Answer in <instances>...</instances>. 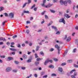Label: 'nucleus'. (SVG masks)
<instances>
[{
  "label": "nucleus",
  "instance_id": "f257e3e1",
  "mask_svg": "<svg viewBox=\"0 0 78 78\" xmlns=\"http://www.w3.org/2000/svg\"><path fill=\"white\" fill-rule=\"evenodd\" d=\"M43 3L41 5L42 6L46 7V8H50V7H51V6L53 5V4H49L48 5H45V3H46V0H43Z\"/></svg>",
  "mask_w": 78,
  "mask_h": 78
},
{
  "label": "nucleus",
  "instance_id": "f03ea898",
  "mask_svg": "<svg viewBox=\"0 0 78 78\" xmlns=\"http://www.w3.org/2000/svg\"><path fill=\"white\" fill-rule=\"evenodd\" d=\"M49 62H51V63L53 61L51 60H49L48 58H47L44 62V65L45 66H46V65H47V64H48Z\"/></svg>",
  "mask_w": 78,
  "mask_h": 78
},
{
  "label": "nucleus",
  "instance_id": "7ed1b4c3",
  "mask_svg": "<svg viewBox=\"0 0 78 78\" xmlns=\"http://www.w3.org/2000/svg\"><path fill=\"white\" fill-rule=\"evenodd\" d=\"M60 4L62 5H64L65 6H67V2L66 1H65L64 2V1L62 0H60Z\"/></svg>",
  "mask_w": 78,
  "mask_h": 78
},
{
  "label": "nucleus",
  "instance_id": "20e7f679",
  "mask_svg": "<svg viewBox=\"0 0 78 78\" xmlns=\"http://www.w3.org/2000/svg\"><path fill=\"white\" fill-rule=\"evenodd\" d=\"M59 23H63L64 24H66V22L65 21V20H64V19L63 18H61L60 20H59Z\"/></svg>",
  "mask_w": 78,
  "mask_h": 78
},
{
  "label": "nucleus",
  "instance_id": "39448f33",
  "mask_svg": "<svg viewBox=\"0 0 78 78\" xmlns=\"http://www.w3.org/2000/svg\"><path fill=\"white\" fill-rule=\"evenodd\" d=\"M55 48H57V50H58V54H59V51H60V50H59V46H58V45L56 44L55 46Z\"/></svg>",
  "mask_w": 78,
  "mask_h": 78
},
{
  "label": "nucleus",
  "instance_id": "423d86ee",
  "mask_svg": "<svg viewBox=\"0 0 78 78\" xmlns=\"http://www.w3.org/2000/svg\"><path fill=\"white\" fill-rule=\"evenodd\" d=\"M11 70H12V68H11L10 67H9L6 68L5 71L6 72H8L11 71Z\"/></svg>",
  "mask_w": 78,
  "mask_h": 78
},
{
  "label": "nucleus",
  "instance_id": "0eeeda50",
  "mask_svg": "<svg viewBox=\"0 0 78 78\" xmlns=\"http://www.w3.org/2000/svg\"><path fill=\"white\" fill-rule=\"evenodd\" d=\"M51 27L52 28L55 30V31L56 32H57V31H58V29H57V27H55L53 26H52Z\"/></svg>",
  "mask_w": 78,
  "mask_h": 78
},
{
  "label": "nucleus",
  "instance_id": "6e6552de",
  "mask_svg": "<svg viewBox=\"0 0 78 78\" xmlns=\"http://www.w3.org/2000/svg\"><path fill=\"white\" fill-rule=\"evenodd\" d=\"M9 16L11 18H13L14 17V13H11L9 14Z\"/></svg>",
  "mask_w": 78,
  "mask_h": 78
},
{
  "label": "nucleus",
  "instance_id": "1a4fd4ad",
  "mask_svg": "<svg viewBox=\"0 0 78 78\" xmlns=\"http://www.w3.org/2000/svg\"><path fill=\"white\" fill-rule=\"evenodd\" d=\"M12 59H13V58L11 57H9L7 58V60L9 61H11Z\"/></svg>",
  "mask_w": 78,
  "mask_h": 78
},
{
  "label": "nucleus",
  "instance_id": "9d476101",
  "mask_svg": "<svg viewBox=\"0 0 78 78\" xmlns=\"http://www.w3.org/2000/svg\"><path fill=\"white\" fill-rule=\"evenodd\" d=\"M64 16L65 17H66V18H67V19H68V18H70V16H69V15L66 13L64 14Z\"/></svg>",
  "mask_w": 78,
  "mask_h": 78
},
{
  "label": "nucleus",
  "instance_id": "9b49d317",
  "mask_svg": "<svg viewBox=\"0 0 78 78\" xmlns=\"http://www.w3.org/2000/svg\"><path fill=\"white\" fill-rule=\"evenodd\" d=\"M30 59H29L28 60H27V62L30 63L31 62V60L32 59V57L30 56Z\"/></svg>",
  "mask_w": 78,
  "mask_h": 78
},
{
  "label": "nucleus",
  "instance_id": "f8f14e48",
  "mask_svg": "<svg viewBox=\"0 0 78 78\" xmlns=\"http://www.w3.org/2000/svg\"><path fill=\"white\" fill-rule=\"evenodd\" d=\"M71 40V37L70 36H69L68 37L67 39L66 40V41H67V42H69V41H70Z\"/></svg>",
  "mask_w": 78,
  "mask_h": 78
},
{
  "label": "nucleus",
  "instance_id": "ddd939ff",
  "mask_svg": "<svg viewBox=\"0 0 78 78\" xmlns=\"http://www.w3.org/2000/svg\"><path fill=\"white\" fill-rule=\"evenodd\" d=\"M58 70L59 72H62L63 71V69L62 68H61L60 67L58 68Z\"/></svg>",
  "mask_w": 78,
  "mask_h": 78
},
{
  "label": "nucleus",
  "instance_id": "4468645a",
  "mask_svg": "<svg viewBox=\"0 0 78 78\" xmlns=\"http://www.w3.org/2000/svg\"><path fill=\"white\" fill-rule=\"evenodd\" d=\"M10 50H11V51H17V49L14 48H10Z\"/></svg>",
  "mask_w": 78,
  "mask_h": 78
},
{
  "label": "nucleus",
  "instance_id": "2eb2a0df",
  "mask_svg": "<svg viewBox=\"0 0 78 78\" xmlns=\"http://www.w3.org/2000/svg\"><path fill=\"white\" fill-rule=\"evenodd\" d=\"M23 59H27V55H26L25 54H24L23 56Z\"/></svg>",
  "mask_w": 78,
  "mask_h": 78
},
{
  "label": "nucleus",
  "instance_id": "dca6fc26",
  "mask_svg": "<svg viewBox=\"0 0 78 78\" xmlns=\"http://www.w3.org/2000/svg\"><path fill=\"white\" fill-rule=\"evenodd\" d=\"M49 68H51L52 69H53L54 68V66L52 65H51L49 66Z\"/></svg>",
  "mask_w": 78,
  "mask_h": 78
},
{
  "label": "nucleus",
  "instance_id": "f3484780",
  "mask_svg": "<svg viewBox=\"0 0 78 78\" xmlns=\"http://www.w3.org/2000/svg\"><path fill=\"white\" fill-rule=\"evenodd\" d=\"M66 1L67 2V3H68L70 5L72 3V2H71L70 0H68L67 1Z\"/></svg>",
  "mask_w": 78,
  "mask_h": 78
},
{
  "label": "nucleus",
  "instance_id": "a211bd4d",
  "mask_svg": "<svg viewBox=\"0 0 78 78\" xmlns=\"http://www.w3.org/2000/svg\"><path fill=\"white\" fill-rule=\"evenodd\" d=\"M39 64V62H35V66H37Z\"/></svg>",
  "mask_w": 78,
  "mask_h": 78
},
{
  "label": "nucleus",
  "instance_id": "6ab92c4d",
  "mask_svg": "<svg viewBox=\"0 0 78 78\" xmlns=\"http://www.w3.org/2000/svg\"><path fill=\"white\" fill-rule=\"evenodd\" d=\"M23 12L24 13H27V14H30V12L28 11H23Z\"/></svg>",
  "mask_w": 78,
  "mask_h": 78
},
{
  "label": "nucleus",
  "instance_id": "aec40b11",
  "mask_svg": "<svg viewBox=\"0 0 78 78\" xmlns=\"http://www.w3.org/2000/svg\"><path fill=\"white\" fill-rule=\"evenodd\" d=\"M50 11L51 12H52V13H55V12H56L54 10L51 9L50 10Z\"/></svg>",
  "mask_w": 78,
  "mask_h": 78
},
{
  "label": "nucleus",
  "instance_id": "412c9836",
  "mask_svg": "<svg viewBox=\"0 0 78 78\" xmlns=\"http://www.w3.org/2000/svg\"><path fill=\"white\" fill-rule=\"evenodd\" d=\"M75 72V70H72L70 72V73H73V72Z\"/></svg>",
  "mask_w": 78,
  "mask_h": 78
},
{
  "label": "nucleus",
  "instance_id": "4be33fe9",
  "mask_svg": "<svg viewBox=\"0 0 78 78\" xmlns=\"http://www.w3.org/2000/svg\"><path fill=\"white\" fill-rule=\"evenodd\" d=\"M67 53V51H66L65 52V53L63 55V56H65V55H66V54Z\"/></svg>",
  "mask_w": 78,
  "mask_h": 78
},
{
  "label": "nucleus",
  "instance_id": "5701e85b",
  "mask_svg": "<svg viewBox=\"0 0 78 78\" xmlns=\"http://www.w3.org/2000/svg\"><path fill=\"white\" fill-rule=\"evenodd\" d=\"M0 9L1 11H3V10H4L5 9V8H4V7H1Z\"/></svg>",
  "mask_w": 78,
  "mask_h": 78
},
{
  "label": "nucleus",
  "instance_id": "b1692460",
  "mask_svg": "<svg viewBox=\"0 0 78 78\" xmlns=\"http://www.w3.org/2000/svg\"><path fill=\"white\" fill-rule=\"evenodd\" d=\"M74 66L76 68H78V65H76V64H74Z\"/></svg>",
  "mask_w": 78,
  "mask_h": 78
},
{
  "label": "nucleus",
  "instance_id": "393cba45",
  "mask_svg": "<svg viewBox=\"0 0 78 78\" xmlns=\"http://www.w3.org/2000/svg\"><path fill=\"white\" fill-rule=\"evenodd\" d=\"M40 55H42V56H44V53L42 51L40 52Z\"/></svg>",
  "mask_w": 78,
  "mask_h": 78
},
{
  "label": "nucleus",
  "instance_id": "a878e982",
  "mask_svg": "<svg viewBox=\"0 0 78 78\" xmlns=\"http://www.w3.org/2000/svg\"><path fill=\"white\" fill-rule=\"evenodd\" d=\"M27 4H28V2H26L25 4H24L23 6V8H24V7H25V6H26V5H27Z\"/></svg>",
  "mask_w": 78,
  "mask_h": 78
},
{
  "label": "nucleus",
  "instance_id": "bb28decb",
  "mask_svg": "<svg viewBox=\"0 0 78 78\" xmlns=\"http://www.w3.org/2000/svg\"><path fill=\"white\" fill-rule=\"evenodd\" d=\"M72 60H69L67 61L68 63H71V62H72Z\"/></svg>",
  "mask_w": 78,
  "mask_h": 78
},
{
  "label": "nucleus",
  "instance_id": "cd10ccee",
  "mask_svg": "<svg viewBox=\"0 0 78 78\" xmlns=\"http://www.w3.org/2000/svg\"><path fill=\"white\" fill-rule=\"evenodd\" d=\"M39 48V46H37V48L36 49V51H38Z\"/></svg>",
  "mask_w": 78,
  "mask_h": 78
},
{
  "label": "nucleus",
  "instance_id": "c85d7f7f",
  "mask_svg": "<svg viewBox=\"0 0 78 78\" xmlns=\"http://www.w3.org/2000/svg\"><path fill=\"white\" fill-rule=\"evenodd\" d=\"M4 14L5 15V17H8V13H4Z\"/></svg>",
  "mask_w": 78,
  "mask_h": 78
},
{
  "label": "nucleus",
  "instance_id": "c756f323",
  "mask_svg": "<svg viewBox=\"0 0 78 78\" xmlns=\"http://www.w3.org/2000/svg\"><path fill=\"white\" fill-rule=\"evenodd\" d=\"M15 63L16 64H19V62L17 61H15Z\"/></svg>",
  "mask_w": 78,
  "mask_h": 78
},
{
  "label": "nucleus",
  "instance_id": "7c9ffc66",
  "mask_svg": "<svg viewBox=\"0 0 78 78\" xmlns=\"http://www.w3.org/2000/svg\"><path fill=\"white\" fill-rule=\"evenodd\" d=\"M51 76H56L57 75L53 73L51 74Z\"/></svg>",
  "mask_w": 78,
  "mask_h": 78
},
{
  "label": "nucleus",
  "instance_id": "2f4dec72",
  "mask_svg": "<svg viewBox=\"0 0 78 78\" xmlns=\"http://www.w3.org/2000/svg\"><path fill=\"white\" fill-rule=\"evenodd\" d=\"M35 58H38V56H37V54L36 53L35 54Z\"/></svg>",
  "mask_w": 78,
  "mask_h": 78
},
{
  "label": "nucleus",
  "instance_id": "473e14b6",
  "mask_svg": "<svg viewBox=\"0 0 78 78\" xmlns=\"http://www.w3.org/2000/svg\"><path fill=\"white\" fill-rule=\"evenodd\" d=\"M45 18L46 19H48V16H47V15H45Z\"/></svg>",
  "mask_w": 78,
  "mask_h": 78
},
{
  "label": "nucleus",
  "instance_id": "72a5a7b5",
  "mask_svg": "<svg viewBox=\"0 0 78 78\" xmlns=\"http://www.w3.org/2000/svg\"><path fill=\"white\" fill-rule=\"evenodd\" d=\"M45 74V72H41V75L42 76L43 75H44Z\"/></svg>",
  "mask_w": 78,
  "mask_h": 78
},
{
  "label": "nucleus",
  "instance_id": "f704fd0d",
  "mask_svg": "<svg viewBox=\"0 0 78 78\" xmlns=\"http://www.w3.org/2000/svg\"><path fill=\"white\" fill-rule=\"evenodd\" d=\"M5 55H4V56L2 55L0 56V57L1 58H5Z\"/></svg>",
  "mask_w": 78,
  "mask_h": 78
},
{
  "label": "nucleus",
  "instance_id": "c9c22d12",
  "mask_svg": "<svg viewBox=\"0 0 78 78\" xmlns=\"http://www.w3.org/2000/svg\"><path fill=\"white\" fill-rule=\"evenodd\" d=\"M21 46H20V44H17V47H18V48H20Z\"/></svg>",
  "mask_w": 78,
  "mask_h": 78
},
{
  "label": "nucleus",
  "instance_id": "e433bc0d",
  "mask_svg": "<svg viewBox=\"0 0 78 78\" xmlns=\"http://www.w3.org/2000/svg\"><path fill=\"white\" fill-rule=\"evenodd\" d=\"M65 65H66V63H63L61 64V66H65Z\"/></svg>",
  "mask_w": 78,
  "mask_h": 78
},
{
  "label": "nucleus",
  "instance_id": "4c0bfd02",
  "mask_svg": "<svg viewBox=\"0 0 78 78\" xmlns=\"http://www.w3.org/2000/svg\"><path fill=\"white\" fill-rule=\"evenodd\" d=\"M47 76H48L47 75H45L43 76V78H47Z\"/></svg>",
  "mask_w": 78,
  "mask_h": 78
},
{
  "label": "nucleus",
  "instance_id": "58836bf2",
  "mask_svg": "<svg viewBox=\"0 0 78 78\" xmlns=\"http://www.w3.org/2000/svg\"><path fill=\"white\" fill-rule=\"evenodd\" d=\"M52 0L54 3H55V2H58V0Z\"/></svg>",
  "mask_w": 78,
  "mask_h": 78
},
{
  "label": "nucleus",
  "instance_id": "ea45409f",
  "mask_svg": "<svg viewBox=\"0 0 78 78\" xmlns=\"http://www.w3.org/2000/svg\"><path fill=\"white\" fill-rule=\"evenodd\" d=\"M36 6V5L35 4H34L31 8V9H33L35 7V6Z\"/></svg>",
  "mask_w": 78,
  "mask_h": 78
},
{
  "label": "nucleus",
  "instance_id": "a19ab883",
  "mask_svg": "<svg viewBox=\"0 0 78 78\" xmlns=\"http://www.w3.org/2000/svg\"><path fill=\"white\" fill-rule=\"evenodd\" d=\"M11 54L13 55H15V54H16V52H12L11 53Z\"/></svg>",
  "mask_w": 78,
  "mask_h": 78
},
{
  "label": "nucleus",
  "instance_id": "79ce46f5",
  "mask_svg": "<svg viewBox=\"0 0 78 78\" xmlns=\"http://www.w3.org/2000/svg\"><path fill=\"white\" fill-rule=\"evenodd\" d=\"M54 51V49L51 48L50 50V51Z\"/></svg>",
  "mask_w": 78,
  "mask_h": 78
},
{
  "label": "nucleus",
  "instance_id": "37998d69",
  "mask_svg": "<svg viewBox=\"0 0 78 78\" xmlns=\"http://www.w3.org/2000/svg\"><path fill=\"white\" fill-rule=\"evenodd\" d=\"M74 76H76V75H77V73L76 72H75V73H74Z\"/></svg>",
  "mask_w": 78,
  "mask_h": 78
},
{
  "label": "nucleus",
  "instance_id": "c03bdc74",
  "mask_svg": "<svg viewBox=\"0 0 78 78\" xmlns=\"http://www.w3.org/2000/svg\"><path fill=\"white\" fill-rule=\"evenodd\" d=\"M34 76L35 78H37V74H35L34 75Z\"/></svg>",
  "mask_w": 78,
  "mask_h": 78
},
{
  "label": "nucleus",
  "instance_id": "a18cd8bd",
  "mask_svg": "<svg viewBox=\"0 0 78 78\" xmlns=\"http://www.w3.org/2000/svg\"><path fill=\"white\" fill-rule=\"evenodd\" d=\"M45 11H44V12H42L41 13V15H44V14H45Z\"/></svg>",
  "mask_w": 78,
  "mask_h": 78
},
{
  "label": "nucleus",
  "instance_id": "49530a36",
  "mask_svg": "<svg viewBox=\"0 0 78 78\" xmlns=\"http://www.w3.org/2000/svg\"><path fill=\"white\" fill-rule=\"evenodd\" d=\"M7 22V21H4L3 22V23H2V25H5V23H6V22Z\"/></svg>",
  "mask_w": 78,
  "mask_h": 78
},
{
  "label": "nucleus",
  "instance_id": "de8ad7c7",
  "mask_svg": "<svg viewBox=\"0 0 78 78\" xmlns=\"http://www.w3.org/2000/svg\"><path fill=\"white\" fill-rule=\"evenodd\" d=\"M48 38V37H47V36H45L44 37V39H47Z\"/></svg>",
  "mask_w": 78,
  "mask_h": 78
},
{
  "label": "nucleus",
  "instance_id": "09e8293b",
  "mask_svg": "<svg viewBox=\"0 0 78 78\" xmlns=\"http://www.w3.org/2000/svg\"><path fill=\"white\" fill-rule=\"evenodd\" d=\"M55 34H60V33L59 31H57Z\"/></svg>",
  "mask_w": 78,
  "mask_h": 78
},
{
  "label": "nucleus",
  "instance_id": "8fccbe9b",
  "mask_svg": "<svg viewBox=\"0 0 78 78\" xmlns=\"http://www.w3.org/2000/svg\"><path fill=\"white\" fill-rule=\"evenodd\" d=\"M22 46H23V47H25V44H23L21 45Z\"/></svg>",
  "mask_w": 78,
  "mask_h": 78
},
{
  "label": "nucleus",
  "instance_id": "3c124183",
  "mask_svg": "<svg viewBox=\"0 0 78 78\" xmlns=\"http://www.w3.org/2000/svg\"><path fill=\"white\" fill-rule=\"evenodd\" d=\"M40 60H41V58H37L36 59V60L37 61H40Z\"/></svg>",
  "mask_w": 78,
  "mask_h": 78
},
{
  "label": "nucleus",
  "instance_id": "603ef678",
  "mask_svg": "<svg viewBox=\"0 0 78 78\" xmlns=\"http://www.w3.org/2000/svg\"><path fill=\"white\" fill-rule=\"evenodd\" d=\"M17 35H15L12 37V38H13V39H14L15 37H17Z\"/></svg>",
  "mask_w": 78,
  "mask_h": 78
},
{
  "label": "nucleus",
  "instance_id": "864d4df0",
  "mask_svg": "<svg viewBox=\"0 0 78 78\" xmlns=\"http://www.w3.org/2000/svg\"><path fill=\"white\" fill-rule=\"evenodd\" d=\"M37 8H35L34 9V10L35 11H37Z\"/></svg>",
  "mask_w": 78,
  "mask_h": 78
},
{
  "label": "nucleus",
  "instance_id": "5fc2aeb1",
  "mask_svg": "<svg viewBox=\"0 0 78 78\" xmlns=\"http://www.w3.org/2000/svg\"><path fill=\"white\" fill-rule=\"evenodd\" d=\"M11 45H14L15 44V43L14 42H12L11 43Z\"/></svg>",
  "mask_w": 78,
  "mask_h": 78
},
{
  "label": "nucleus",
  "instance_id": "6e6d98bb",
  "mask_svg": "<svg viewBox=\"0 0 78 78\" xmlns=\"http://www.w3.org/2000/svg\"><path fill=\"white\" fill-rule=\"evenodd\" d=\"M27 34H28V33H30V30H27Z\"/></svg>",
  "mask_w": 78,
  "mask_h": 78
},
{
  "label": "nucleus",
  "instance_id": "4d7b16f0",
  "mask_svg": "<svg viewBox=\"0 0 78 78\" xmlns=\"http://www.w3.org/2000/svg\"><path fill=\"white\" fill-rule=\"evenodd\" d=\"M30 53H31V52H29L28 51V52H27L28 55H30Z\"/></svg>",
  "mask_w": 78,
  "mask_h": 78
},
{
  "label": "nucleus",
  "instance_id": "13d9d810",
  "mask_svg": "<svg viewBox=\"0 0 78 78\" xmlns=\"http://www.w3.org/2000/svg\"><path fill=\"white\" fill-rule=\"evenodd\" d=\"M71 77L72 78H76V77L74 76H71Z\"/></svg>",
  "mask_w": 78,
  "mask_h": 78
},
{
  "label": "nucleus",
  "instance_id": "bf43d9fd",
  "mask_svg": "<svg viewBox=\"0 0 78 78\" xmlns=\"http://www.w3.org/2000/svg\"><path fill=\"white\" fill-rule=\"evenodd\" d=\"M27 23H30V21H27Z\"/></svg>",
  "mask_w": 78,
  "mask_h": 78
},
{
  "label": "nucleus",
  "instance_id": "052dcab7",
  "mask_svg": "<svg viewBox=\"0 0 78 78\" xmlns=\"http://www.w3.org/2000/svg\"><path fill=\"white\" fill-rule=\"evenodd\" d=\"M77 17H78V15L76 14V15L75 16V18H76H76H77Z\"/></svg>",
  "mask_w": 78,
  "mask_h": 78
},
{
  "label": "nucleus",
  "instance_id": "680f3d73",
  "mask_svg": "<svg viewBox=\"0 0 78 78\" xmlns=\"http://www.w3.org/2000/svg\"><path fill=\"white\" fill-rule=\"evenodd\" d=\"M22 69H23V70H25V67H22L21 68Z\"/></svg>",
  "mask_w": 78,
  "mask_h": 78
},
{
  "label": "nucleus",
  "instance_id": "e2e57ef3",
  "mask_svg": "<svg viewBox=\"0 0 78 78\" xmlns=\"http://www.w3.org/2000/svg\"><path fill=\"white\" fill-rule=\"evenodd\" d=\"M28 3L27 4H28L29 3H31V0H28Z\"/></svg>",
  "mask_w": 78,
  "mask_h": 78
},
{
  "label": "nucleus",
  "instance_id": "0e129e2a",
  "mask_svg": "<svg viewBox=\"0 0 78 78\" xmlns=\"http://www.w3.org/2000/svg\"><path fill=\"white\" fill-rule=\"evenodd\" d=\"M3 37L0 38V41H3Z\"/></svg>",
  "mask_w": 78,
  "mask_h": 78
},
{
  "label": "nucleus",
  "instance_id": "69168bd1",
  "mask_svg": "<svg viewBox=\"0 0 78 78\" xmlns=\"http://www.w3.org/2000/svg\"><path fill=\"white\" fill-rule=\"evenodd\" d=\"M54 60L55 61H58V59L57 58H54Z\"/></svg>",
  "mask_w": 78,
  "mask_h": 78
},
{
  "label": "nucleus",
  "instance_id": "338daca9",
  "mask_svg": "<svg viewBox=\"0 0 78 78\" xmlns=\"http://www.w3.org/2000/svg\"><path fill=\"white\" fill-rule=\"evenodd\" d=\"M4 3H7V1L6 0H4L3 2Z\"/></svg>",
  "mask_w": 78,
  "mask_h": 78
},
{
  "label": "nucleus",
  "instance_id": "774afa93",
  "mask_svg": "<svg viewBox=\"0 0 78 78\" xmlns=\"http://www.w3.org/2000/svg\"><path fill=\"white\" fill-rule=\"evenodd\" d=\"M75 28L76 30H78V26H77Z\"/></svg>",
  "mask_w": 78,
  "mask_h": 78
}]
</instances>
